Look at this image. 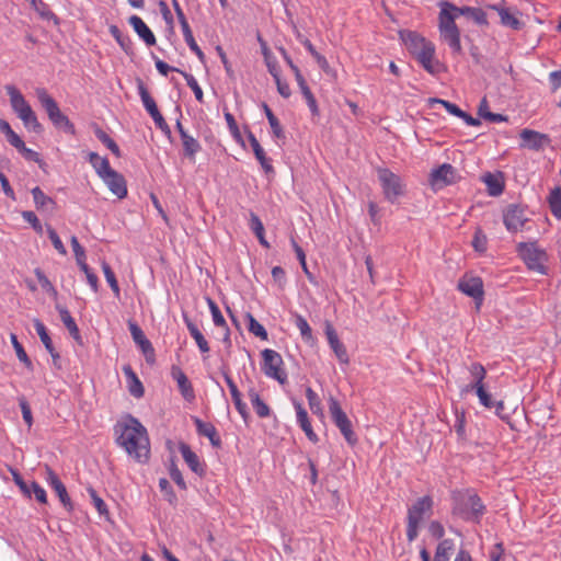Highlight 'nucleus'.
<instances>
[{"instance_id":"774afa93","label":"nucleus","mask_w":561,"mask_h":561,"mask_svg":"<svg viewBox=\"0 0 561 561\" xmlns=\"http://www.w3.org/2000/svg\"><path fill=\"white\" fill-rule=\"evenodd\" d=\"M265 65L268 69V72L274 79L280 76L279 66L275 56H270L264 58Z\"/></svg>"},{"instance_id":"c85d7f7f","label":"nucleus","mask_w":561,"mask_h":561,"mask_svg":"<svg viewBox=\"0 0 561 561\" xmlns=\"http://www.w3.org/2000/svg\"><path fill=\"white\" fill-rule=\"evenodd\" d=\"M482 181L486 185L489 195L499 196L503 193L504 181L502 178V173L493 174L488 172L482 176Z\"/></svg>"},{"instance_id":"09e8293b","label":"nucleus","mask_w":561,"mask_h":561,"mask_svg":"<svg viewBox=\"0 0 561 561\" xmlns=\"http://www.w3.org/2000/svg\"><path fill=\"white\" fill-rule=\"evenodd\" d=\"M207 305L209 307L214 324L216 327L227 329V322L217 304L211 298H207Z\"/></svg>"},{"instance_id":"ddd939ff","label":"nucleus","mask_w":561,"mask_h":561,"mask_svg":"<svg viewBox=\"0 0 561 561\" xmlns=\"http://www.w3.org/2000/svg\"><path fill=\"white\" fill-rule=\"evenodd\" d=\"M329 412L333 422L344 435L346 442L351 443V424L348 417L342 410L339 401L333 397H331L329 400Z\"/></svg>"},{"instance_id":"864d4df0","label":"nucleus","mask_w":561,"mask_h":561,"mask_svg":"<svg viewBox=\"0 0 561 561\" xmlns=\"http://www.w3.org/2000/svg\"><path fill=\"white\" fill-rule=\"evenodd\" d=\"M31 4L43 19L50 20L56 18L49 7L43 0H34L31 2Z\"/></svg>"},{"instance_id":"6e6d98bb","label":"nucleus","mask_w":561,"mask_h":561,"mask_svg":"<svg viewBox=\"0 0 561 561\" xmlns=\"http://www.w3.org/2000/svg\"><path fill=\"white\" fill-rule=\"evenodd\" d=\"M47 234H48V238L50 239L54 248L57 250V252L59 254H61V255H66L67 254V250H66L61 239L59 238V236L55 231V229L51 228L50 226H48L47 227Z\"/></svg>"},{"instance_id":"e433bc0d","label":"nucleus","mask_w":561,"mask_h":561,"mask_svg":"<svg viewBox=\"0 0 561 561\" xmlns=\"http://www.w3.org/2000/svg\"><path fill=\"white\" fill-rule=\"evenodd\" d=\"M478 114L480 117H482L491 123H500V122L507 121L506 116H504L502 114L493 113V111H489V104H488V101L485 98L482 99L479 104Z\"/></svg>"},{"instance_id":"338daca9","label":"nucleus","mask_w":561,"mask_h":561,"mask_svg":"<svg viewBox=\"0 0 561 561\" xmlns=\"http://www.w3.org/2000/svg\"><path fill=\"white\" fill-rule=\"evenodd\" d=\"M249 226L255 236L264 233V226H263L260 217L256 214H254L253 211L250 213Z\"/></svg>"},{"instance_id":"58836bf2","label":"nucleus","mask_w":561,"mask_h":561,"mask_svg":"<svg viewBox=\"0 0 561 561\" xmlns=\"http://www.w3.org/2000/svg\"><path fill=\"white\" fill-rule=\"evenodd\" d=\"M328 340L329 343L334 351L335 355L337 356L339 360L341 363L347 364L348 357L346 350L343 347V345L340 343L337 336L332 331H328Z\"/></svg>"},{"instance_id":"a211bd4d","label":"nucleus","mask_w":561,"mask_h":561,"mask_svg":"<svg viewBox=\"0 0 561 561\" xmlns=\"http://www.w3.org/2000/svg\"><path fill=\"white\" fill-rule=\"evenodd\" d=\"M458 289L465 295L473 298L476 301L481 302L483 299V282L480 277L463 276L458 282Z\"/></svg>"},{"instance_id":"473e14b6","label":"nucleus","mask_w":561,"mask_h":561,"mask_svg":"<svg viewBox=\"0 0 561 561\" xmlns=\"http://www.w3.org/2000/svg\"><path fill=\"white\" fill-rule=\"evenodd\" d=\"M56 310L58 311L60 320L62 321L64 325L67 328L71 336L78 340L80 337L79 329L75 319L71 317L69 310L66 307L58 304L56 305Z\"/></svg>"},{"instance_id":"c03bdc74","label":"nucleus","mask_w":561,"mask_h":561,"mask_svg":"<svg viewBox=\"0 0 561 561\" xmlns=\"http://www.w3.org/2000/svg\"><path fill=\"white\" fill-rule=\"evenodd\" d=\"M548 202L553 216L561 219V187L551 191Z\"/></svg>"},{"instance_id":"bf43d9fd","label":"nucleus","mask_w":561,"mask_h":561,"mask_svg":"<svg viewBox=\"0 0 561 561\" xmlns=\"http://www.w3.org/2000/svg\"><path fill=\"white\" fill-rule=\"evenodd\" d=\"M169 473H170V477L171 479L175 482V484L181 489V490H186V483L184 481V478L180 471V469L176 467L175 462L172 460L171 462V466H170V469H169Z\"/></svg>"},{"instance_id":"69168bd1","label":"nucleus","mask_w":561,"mask_h":561,"mask_svg":"<svg viewBox=\"0 0 561 561\" xmlns=\"http://www.w3.org/2000/svg\"><path fill=\"white\" fill-rule=\"evenodd\" d=\"M421 524H417L414 519H407V539L409 542L414 541L419 536V529Z\"/></svg>"},{"instance_id":"37998d69","label":"nucleus","mask_w":561,"mask_h":561,"mask_svg":"<svg viewBox=\"0 0 561 561\" xmlns=\"http://www.w3.org/2000/svg\"><path fill=\"white\" fill-rule=\"evenodd\" d=\"M32 196L37 209L48 208L49 206L55 205L54 201L49 196L45 195L38 186L32 190Z\"/></svg>"},{"instance_id":"412c9836","label":"nucleus","mask_w":561,"mask_h":561,"mask_svg":"<svg viewBox=\"0 0 561 561\" xmlns=\"http://www.w3.org/2000/svg\"><path fill=\"white\" fill-rule=\"evenodd\" d=\"M293 403H294V408L296 410V417H297L298 425L305 432V434L309 440H311L312 443L318 442V436L312 430V426L309 421L308 413H307L306 409L297 400H294Z\"/></svg>"},{"instance_id":"c9c22d12","label":"nucleus","mask_w":561,"mask_h":561,"mask_svg":"<svg viewBox=\"0 0 561 561\" xmlns=\"http://www.w3.org/2000/svg\"><path fill=\"white\" fill-rule=\"evenodd\" d=\"M455 543L453 539H443L436 547L434 561H449V556L454 551Z\"/></svg>"},{"instance_id":"9b49d317","label":"nucleus","mask_w":561,"mask_h":561,"mask_svg":"<svg viewBox=\"0 0 561 561\" xmlns=\"http://www.w3.org/2000/svg\"><path fill=\"white\" fill-rule=\"evenodd\" d=\"M527 220L525 209L516 204L508 205L503 213L504 225L511 232L522 230Z\"/></svg>"},{"instance_id":"49530a36","label":"nucleus","mask_w":561,"mask_h":561,"mask_svg":"<svg viewBox=\"0 0 561 561\" xmlns=\"http://www.w3.org/2000/svg\"><path fill=\"white\" fill-rule=\"evenodd\" d=\"M264 112H265L266 118H267V121L270 123V126L272 128L274 137L275 138H283L284 137V131H283V128H282V126L279 124V121L277 119V117L274 115L272 110L266 104H264Z\"/></svg>"},{"instance_id":"a19ab883","label":"nucleus","mask_w":561,"mask_h":561,"mask_svg":"<svg viewBox=\"0 0 561 561\" xmlns=\"http://www.w3.org/2000/svg\"><path fill=\"white\" fill-rule=\"evenodd\" d=\"M245 318L248 320L249 332L260 337L261 340H267L268 334L265 328L259 321H256V319L251 313H247Z\"/></svg>"},{"instance_id":"c756f323","label":"nucleus","mask_w":561,"mask_h":561,"mask_svg":"<svg viewBox=\"0 0 561 561\" xmlns=\"http://www.w3.org/2000/svg\"><path fill=\"white\" fill-rule=\"evenodd\" d=\"M469 373L473 378V381L466 386V391H476L479 389L480 386H484L483 380L486 377V370L480 363H472L469 366Z\"/></svg>"},{"instance_id":"aec40b11","label":"nucleus","mask_w":561,"mask_h":561,"mask_svg":"<svg viewBox=\"0 0 561 561\" xmlns=\"http://www.w3.org/2000/svg\"><path fill=\"white\" fill-rule=\"evenodd\" d=\"M179 449L188 468L197 476L203 477L206 472L205 465L199 461L198 456L191 447L185 443H181Z\"/></svg>"},{"instance_id":"de8ad7c7","label":"nucleus","mask_w":561,"mask_h":561,"mask_svg":"<svg viewBox=\"0 0 561 561\" xmlns=\"http://www.w3.org/2000/svg\"><path fill=\"white\" fill-rule=\"evenodd\" d=\"M101 267H102L105 279L108 283L111 289L113 290L115 296L118 297L121 290H119L118 282L116 279L114 272L112 271L111 266L105 261H102Z\"/></svg>"},{"instance_id":"cd10ccee","label":"nucleus","mask_w":561,"mask_h":561,"mask_svg":"<svg viewBox=\"0 0 561 561\" xmlns=\"http://www.w3.org/2000/svg\"><path fill=\"white\" fill-rule=\"evenodd\" d=\"M123 373L128 382L129 393L135 398H141L145 389L136 373L129 365L123 367Z\"/></svg>"},{"instance_id":"4468645a","label":"nucleus","mask_w":561,"mask_h":561,"mask_svg":"<svg viewBox=\"0 0 561 561\" xmlns=\"http://www.w3.org/2000/svg\"><path fill=\"white\" fill-rule=\"evenodd\" d=\"M128 328L134 342L139 346L140 351L146 357L147 363L153 364L156 360V354L151 342L146 337L137 323L129 321Z\"/></svg>"},{"instance_id":"3c124183","label":"nucleus","mask_w":561,"mask_h":561,"mask_svg":"<svg viewBox=\"0 0 561 561\" xmlns=\"http://www.w3.org/2000/svg\"><path fill=\"white\" fill-rule=\"evenodd\" d=\"M187 83V85L192 89V91L194 92V95H195V99L198 101V102H203V98H204V94H203V90L202 88L199 87L197 80L194 78L193 75L191 73H187V72H181Z\"/></svg>"},{"instance_id":"bb28decb","label":"nucleus","mask_w":561,"mask_h":561,"mask_svg":"<svg viewBox=\"0 0 561 561\" xmlns=\"http://www.w3.org/2000/svg\"><path fill=\"white\" fill-rule=\"evenodd\" d=\"M248 139L250 141L254 156L256 160L260 162L261 167L264 169L266 173L272 172L273 165L271 164L270 159L266 157L264 149L262 148L253 133L248 131Z\"/></svg>"},{"instance_id":"0eeeda50","label":"nucleus","mask_w":561,"mask_h":561,"mask_svg":"<svg viewBox=\"0 0 561 561\" xmlns=\"http://www.w3.org/2000/svg\"><path fill=\"white\" fill-rule=\"evenodd\" d=\"M36 94L53 125L56 128L62 129L65 133L75 135V125L65 114L61 113L57 102L47 93V91L45 89H37Z\"/></svg>"},{"instance_id":"f257e3e1","label":"nucleus","mask_w":561,"mask_h":561,"mask_svg":"<svg viewBox=\"0 0 561 561\" xmlns=\"http://www.w3.org/2000/svg\"><path fill=\"white\" fill-rule=\"evenodd\" d=\"M438 5L440 8L438 16L440 37L450 47L454 54H461L462 47L460 44V31L456 25L455 20L459 15H465L466 18L473 20L479 25H486V14L480 8H458L448 1H440Z\"/></svg>"},{"instance_id":"6e6552de","label":"nucleus","mask_w":561,"mask_h":561,"mask_svg":"<svg viewBox=\"0 0 561 561\" xmlns=\"http://www.w3.org/2000/svg\"><path fill=\"white\" fill-rule=\"evenodd\" d=\"M377 174L387 201L394 203L404 194V184L399 175L387 168L378 169Z\"/></svg>"},{"instance_id":"a18cd8bd","label":"nucleus","mask_w":561,"mask_h":561,"mask_svg":"<svg viewBox=\"0 0 561 561\" xmlns=\"http://www.w3.org/2000/svg\"><path fill=\"white\" fill-rule=\"evenodd\" d=\"M110 33L116 39L122 49L128 54L133 45L129 36L123 35L116 25L110 26Z\"/></svg>"},{"instance_id":"603ef678","label":"nucleus","mask_w":561,"mask_h":561,"mask_svg":"<svg viewBox=\"0 0 561 561\" xmlns=\"http://www.w3.org/2000/svg\"><path fill=\"white\" fill-rule=\"evenodd\" d=\"M80 270L85 274L87 282L90 285L91 289L94 293H98L99 290V278L96 274L89 267V265L84 262L80 265H78Z\"/></svg>"},{"instance_id":"2f4dec72","label":"nucleus","mask_w":561,"mask_h":561,"mask_svg":"<svg viewBox=\"0 0 561 561\" xmlns=\"http://www.w3.org/2000/svg\"><path fill=\"white\" fill-rule=\"evenodd\" d=\"M88 161L96 172L98 176L102 179L105 174H107L112 168L107 158L99 156L96 152L88 153Z\"/></svg>"},{"instance_id":"1a4fd4ad","label":"nucleus","mask_w":561,"mask_h":561,"mask_svg":"<svg viewBox=\"0 0 561 561\" xmlns=\"http://www.w3.org/2000/svg\"><path fill=\"white\" fill-rule=\"evenodd\" d=\"M263 373L279 383L284 385L287 381V374L284 369H282L283 358L282 356L274 350L266 348L262 352Z\"/></svg>"},{"instance_id":"f3484780","label":"nucleus","mask_w":561,"mask_h":561,"mask_svg":"<svg viewBox=\"0 0 561 561\" xmlns=\"http://www.w3.org/2000/svg\"><path fill=\"white\" fill-rule=\"evenodd\" d=\"M101 180L105 183L111 193L114 194L117 198L122 199L127 196L128 191L126 180L114 169H112Z\"/></svg>"},{"instance_id":"4be33fe9","label":"nucleus","mask_w":561,"mask_h":561,"mask_svg":"<svg viewBox=\"0 0 561 561\" xmlns=\"http://www.w3.org/2000/svg\"><path fill=\"white\" fill-rule=\"evenodd\" d=\"M172 378L176 381L179 390L183 398L187 401H192L195 398L194 389L187 376L182 371L181 368L173 366L171 370Z\"/></svg>"},{"instance_id":"7ed1b4c3","label":"nucleus","mask_w":561,"mask_h":561,"mask_svg":"<svg viewBox=\"0 0 561 561\" xmlns=\"http://www.w3.org/2000/svg\"><path fill=\"white\" fill-rule=\"evenodd\" d=\"M400 37L409 53L430 73L438 72L439 62L435 61V45L413 31L400 32Z\"/></svg>"},{"instance_id":"dca6fc26","label":"nucleus","mask_w":561,"mask_h":561,"mask_svg":"<svg viewBox=\"0 0 561 561\" xmlns=\"http://www.w3.org/2000/svg\"><path fill=\"white\" fill-rule=\"evenodd\" d=\"M433 499L430 495L419 497L409 508L407 519H414L417 524H422L425 515H431L433 512Z\"/></svg>"},{"instance_id":"13d9d810","label":"nucleus","mask_w":561,"mask_h":561,"mask_svg":"<svg viewBox=\"0 0 561 561\" xmlns=\"http://www.w3.org/2000/svg\"><path fill=\"white\" fill-rule=\"evenodd\" d=\"M486 236L482 232L481 229H477L472 240V247L477 252H484L486 250Z\"/></svg>"},{"instance_id":"72a5a7b5","label":"nucleus","mask_w":561,"mask_h":561,"mask_svg":"<svg viewBox=\"0 0 561 561\" xmlns=\"http://www.w3.org/2000/svg\"><path fill=\"white\" fill-rule=\"evenodd\" d=\"M251 404L259 417H267L271 414L268 405L261 399L257 391L251 388L248 392Z\"/></svg>"},{"instance_id":"393cba45","label":"nucleus","mask_w":561,"mask_h":561,"mask_svg":"<svg viewBox=\"0 0 561 561\" xmlns=\"http://www.w3.org/2000/svg\"><path fill=\"white\" fill-rule=\"evenodd\" d=\"M432 102L442 104L449 114L462 118L469 126H479L481 124L480 119L472 117L470 114L466 113L456 104L449 101H445L442 99H432Z\"/></svg>"},{"instance_id":"ea45409f","label":"nucleus","mask_w":561,"mask_h":561,"mask_svg":"<svg viewBox=\"0 0 561 561\" xmlns=\"http://www.w3.org/2000/svg\"><path fill=\"white\" fill-rule=\"evenodd\" d=\"M184 154L188 158H193L199 150V142L188 134H183L181 137Z\"/></svg>"},{"instance_id":"7c9ffc66","label":"nucleus","mask_w":561,"mask_h":561,"mask_svg":"<svg viewBox=\"0 0 561 561\" xmlns=\"http://www.w3.org/2000/svg\"><path fill=\"white\" fill-rule=\"evenodd\" d=\"M183 320H184V323L186 324V328H187L191 336L196 342L199 351L202 353H208L210 350L208 342L205 339V336L203 335V333L199 331L197 325L195 323H193V321L186 314H183Z\"/></svg>"},{"instance_id":"5fc2aeb1","label":"nucleus","mask_w":561,"mask_h":561,"mask_svg":"<svg viewBox=\"0 0 561 561\" xmlns=\"http://www.w3.org/2000/svg\"><path fill=\"white\" fill-rule=\"evenodd\" d=\"M88 493L92 500V503L100 515H106L108 514L107 506L104 503V501L98 495L96 491L90 486L88 488Z\"/></svg>"},{"instance_id":"680f3d73","label":"nucleus","mask_w":561,"mask_h":561,"mask_svg":"<svg viewBox=\"0 0 561 561\" xmlns=\"http://www.w3.org/2000/svg\"><path fill=\"white\" fill-rule=\"evenodd\" d=\"M71 247L76 256L77 264L80 265L85 262V251L78 241L76 236L71 237Z\"/></svg>"},{"instance_id":"423d86ee","label":"nucleus","mask_w":561,"mask_h":561,"mask_svg":"<svg viewBox=\"0 0 561 561\" xmlns=\"http://www.w3.org/2000/svg\"><path fill=\"white\" fill-rule=\"evenodd\" d=\"M516 251L528 270L541 275L548 274V268L545 265L548 254L545 249L538 247L537 242H519Z\"/></svg>"},{"instance_id":"f704fd0d","label":"nucleus","mask_w":561,"mask_h":561,"mask_svg":"<svg viewBox=\"0 0 561 561\" xmlns=\"http://www.w3.org/2000/svg\"><path fill=\"white\" fill-rule=\"evenodd\" d=\"M138 94L141 99L142 105L146 108V111L149 113V115L156 114L158 112V106L156 104V101L152 99V96L149 94L146 85L141 80H138L137 84Z\"/></svg>"},{"instance_id":"052dcab7","label":"nucleus","mask_w":561,"mask_h":561,"mask_svg":"<svg viewBox=\"0 0 561 561\" xmlns=\"http://www.w3.org/2000/svg\"><path fill=\"white\" fill-rule=\"evenodd\" d=\"M476 393L479 398L480 403L488 408L493 409L494 407V400L492 399V396L486 391L485 386H480L478 390H476Z\"/></svg>"},{"instance_id":"8fccbe9b","label":"nucleus","mask_w":561,"mask_h":561,"mask_svg":"<svg viewBox=\"0 0 561 561\" xmlns=\"http://www.w3.org/2000/svg\"><path fill=\"white\" fill-rule=\"evenodd\" d=\"M11 343L15 350L18 358L25 364L27 368H32V362L30 360L26 352L24 351L22 344L18 341V337L15 334H11L10 336Z\"/></svg>"},{"instance_id":"f03ea898","label":"nucleus","mask_w":561,"mask_h":561,"mask_svg":"<svg viewBox=\"0 0 561 561\" xmlns=\"http://www.w3.org/2000/svg\"><path fill=\"white\" fill-rule=\"evenodd\" d=\"M116 444L138 462H147L150 442L146 427L134 416L126 415L114 426Z\"/></svg>"},{"instance_id":"5701e85b","label":"nucleus","mask_w":561,"mask_h":561,"mask_svg":"<svg viewBox=\"0 0 561 561\" xmlns=\"http://www.w3.org/2000/svg\"><path fill=\"white\" fill-rule=\"evenodd\" d=\"M137 35L146 43L147 46L156 44V36L138 15H131L128 20Z\"/></svg>"},{"instance_id":"a878e982","label":"nucleus","mask_w":561,"mask_h":561,"mask_svg":"<svg viewBox=\"0 0 561 561\" xmlns=\"http://www.w3.org/2000/svg\"><path fill=\"white\" fill-rule=\"evenodd\" d=\"M491 9L497 12V14L501 19V23L504 26H508L515 31H519L523 28V26H524L523 22L515 14H513L510 11V9H507L501 4L491 5Z\"/></svg>"},{"instance_id":"0e129e2a","label":"nucleus","mask_w":561,"mask_h":561,"mask_svg":"<svg viewBox=\"0 0 561 561\" xmlns=\"http://www.w3.org/2000/svg\"><path fill=\"white\" fill-rule=\"evenodd\" d=\"M22 217L26 222H28L33 227L35 231L39 233L43 231L42 224L33 211L25 210L22 213Z\"/></svg>"},{"instance_id":"79ce46f5","label":"nucleus","mask_w":561,"mask_h":561,"mask_svg":"<svg viewBox=\"0 0 561 561\" xmlns=\"http://www.w3.org/2000/svg\"><path fill=\"white\" fill-rule=\"evenodd\" d=\"M34 328L47 352H53V341L48 334L45 324L41 320L36 319L34 320Z\"/></svg>"},{"instance_id":"2eb2a0df","label":"nucleus","mask_w":561,"mask_h":561,"mask_svg":"<svg viewBox=\"0 0 561 561\" xmlns=\"http://www.w3.org/2000/svg\"><path fill=\"white\" fill-rule=\"evenodd\" d=\"M520 147L528 148L530 150H541L550 144V138L546 134L533 129H523L520 131Z\"/></svg>"},{"instance_id":"20e7f679","label":"nucleus","mask_w":561,"mask_h":561,"mask_svg":"<svg viewBox=\"0 0 561 561\" xmlns=\"http://www.w3.org/2000/svg\"><path fill=\"white\" fill-rule=\"evenodd\" d=\"M453 514L463 520L480 522L485 506L480 496L470 489L454 491L451 494Z\"/></svg>"},{"instance_id":"e2e57ef3","label":"nucleus","mask_w":561,"mask_h":561,"mask_svg":"<svg viewBox=\"0 0 561 561\" xmlns=\"http://www.w3.org/2000/svg\"><path fill=\"white\" fill-rule=\"evenodd\" d=\"M19 404L21 408V412H22L24 422L27 424L28 427H31L33 424V416H32V410H31L28 402L26 401V399L24 397H22L19 399Z\"/></svg>"},{"instance_id":"f8f14e48","label":"nucleus","mask_w":561,"mask_h":561,"mask_svg":"<svg viewBox=\"0 0 561 561\" xmlns=\"http://www.w3.org/2000/svg\"><path fill=\"white\" fill-rule=\"evenodd\" d=\"M45 474V480L47 484L55 491L64 507L68 512H71L73 510V504L71 502L70 496L68 495L65 484L48 466H46Z\"/></svg>"},{"instance_id":"9d476101","label":"nucleus","mask_w":561,"mask_h":561,"mask_svg":"<svg viewBox=\"0 0 561 561\" xmlns=\"http://www.w3.org/2000/svg\"><path fill=\"white\" fill-rule=\"evenodd\" d=\"M460 175L457 170L449 163L432 170L430 174V184L434 190H440L445 186L455 184L459 181Z\"/></svg>"},{"instance_id":"6ab92c4d","label":"nucleus","mask_w":561,"mask_h":561,"mask_svg":"<svg viewBox=\"0 0 561 561\" xmlns=\"http://www.w3.org/2000/svg\"><path fill=\"white\" fill-rule=\"evenodd\" d=\"M192 420L195 424L196 432L199 436L207 437L214 447L221 446L220 436L218 435L216 427L211 423L204 422L197 416H193Z\"/></svg>"},{"instance_id":"4c0bfd02","label":"nucleus","mask_w":561,"mask_h":561,"mask_svg":"<svg viewBox=\"0 0 561 561\" xmlns=\"http://www.w3.org/2000/svg\"><path fill=\"white\" fill-rule=\"evenodd\" d=\"M94 135L115 157H121L118 145L102 128L94 126Z\"/></svg>"},{"instance_id":"b1692460","label":"nucleus","mask_w":561,"mask_h":561,"mask_svg":"<svg viewBox=\"0 0 561 561\" xmlns=\"http://www.w3.org/2000/svg\"><path fill=\"white\" fill-rule=\"evenodd\" d=\"M224 377H225V381L230 390V394H231V398H232V401L234 403L237 411L239 412V414L242 416L243 420H247L249 417L248 407L242 401L241 393L238 390L237 385L234 383L232 378L227 373L224 374Z\"/></svg>"},{"instance_id":"39448f33","label":"nucleus","mask_w":561,"mask_h":561,"mask_svg":"<svg viewBox=\"0 0 561 561\" xmlns=\"http://www.w3.org/2000/svg\"><path fill=\"white\" fill-rule=\"evenodd\" d=\"M4 89L10 98V104L13 112L23 122L24 126L34 133H41L43 127L37 121L36 114L23 94L20 92V90L12 84L5 85Z\"/></svg>"},{"instance_id":"4d7b16f0","label":"nucleus","mask_w":561,"mask_h":561,"mask_svg":"<svg viewBox=\"0 0 561 561\" xmlns=\"http://www.w3.org/2000/svg\"><path fill=\"white\" fill-rule=\"evenodd\" d=\"M295 325L300 331L302 339L310 340L312 337L311 328L302 316L296 317Z\"/></svg>"}]
</instances>
